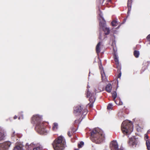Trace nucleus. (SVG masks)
Segmentation results:
<instances>
[{
  "mask_svg": "<svg viewBox=\"0 0 150 150\" xmlns=\"http://www.w3.org/2000/svg\"><path fill=\"white\" fill-rule=\"evenodd\" d=\"M6 136V133L4 132V130L0 127V141L4 140Z\"/></svg>",
  "mask_w": 150,
  "mask_h": 150,
  "instance_id": "nucleus-12",
  "label": "nucleus"
},
{
  "mask_svg": "<svg viewBox=\"0 0 150 150\" xmlns=\"http://www.w3.org/2000/svg\"><path fill=\"white\" fill-rule=\"evenodd\" d=\"M121 130L124 134L128 135L133 130V125L132 122L129 120L124 121L122 124Z\"/></svg>",
  "mask_w": 150,
  "mask_h": 150,
  "instance_id": "nucleus-4",
  "label": "nucleus"
},
{
  "mask_svg": "<svg viewBox=\"0 0 150 150\" xmlns=\"http://www.w3.org/2000/svg\"><path fill=\"white\" fill-rule=\"evenodd\" d=\"M58 124L56 123H54V125L52 128V129L53 130H55L57 129L58 127Z\"/></svg>",
  "mask_w": 150,
  "mask_h": 150,
  "instance_id": "nucleus-25",
  "label": "nucleus"
},
{
  "mask_svg": "<svg viewBox=\"0 0 150 150\" xmlns=\"http://www.w3.org/2000/svg\"><path fill=\"white\" fill-rule=\"evenodd\" d=\"M103 86H99L98 87V90H97L96 89H95L94 90V91L95 93H96L97 92H100L101 91L103 90Z\"/></svg>",
  "mask_w": 150,
  "mask_h": 150,
  "instance_id": "nucleus-17",
  "label": "nucleus"
},
{
  "mask_svg": "<svg viewBox=\"0 0 150 150\" xmlns=\"http://www.w3.org/2000/svg\"><path fill=\"white\" fill-rule=\"evenodd\" d=\"M111 24L113 26H116L118 24V22L117 21L113 20L111 22Z\"/></svg>",
  "mask_w": 150,
  "mask_h": 150,
  "instance_id": "nucleus-22",
  "label": "nucleus"
},
{
  "mask_svg": "<svg viewBox=\"0 0 150 150\" xmlns=\"http://www.w3.org/2000/svg\"><path fill=\"white\" fill-rule=\"evenodd\" d=\"M22 112H20L19 113V115H21V116H19V117H18V119H23V115L22 114Z\"/></svg>",
  "mask_w": 150,
  "mask_h": 150,
  "instance_id": "nucleus-29",
  "label": "nucleus"
},
{
  "mask_svg": "<svg viewBox=\"0 0 150 150\" xmlns=\"http://www.w3.org/2000/svg\"><path fill=\"white\" fill-rule=\"evenodd\" d=\"M65 141L64 137L60 136L54 142L52 145L55 150H62L65 147Z\"/></svg>",
  "mask_w": 150,
  "mask_h": 150,
  "instance_id": "nucleus-3",
  "label": "nucleus"
},
{
  "mask_svg": "<svg viewBox=\"0 0 150 150\" xmlns=\"http://www.w3.org/2000/svg\"><path fill=\"white\" fill-rule=\"evenodd\" d=\"M22 147L21 146H16L14 147L13 150H23Z\"/></svg>",
  "mask_w": 150,
  "mask_h": 150,
  "instance_id": "nucleus-19",
  "label": "nucleus"
},
{
  "mask_svg": "<svg viewBox=\"0 0 150 150\" xmlns=\"http://www.w3.org/2000/svg\"><path fill=\"white\" fill-rule=\"evenodd\" d=\"M17 118V116L15 115L14 117V119H16Z\"/></svg>",
  "mask_w": 150,
  "mask_h": 150,
  "instance_id": "nucleus-37",
  "label": "nucleus"
},
{
  "mask_svg": "<svg viewBox=\"0 0 150 150\" xmlns=\"http://www.w3.org/2000/svg\"><path fill=\"white\" fill-rule=\"evenodd\" d=\"M115 61V62L116 64H119V60L118 59H114Z\"/></svg>",
  "mask_w": 150,
  "mask_h": 150,
  "instance_id": "nucleus-31",
  "label": "nucleus"
},
{
  "mask_svg": "<svg viewBox=\"0 0 150 150\" xmlns=\"http://www.w3.org/2000/svg\"><path fill=\"white\" fill-rule=\"evenodd\" d=\"M84 144V142L81 141L78 144V146L79 148H81L83 146Z\"/></svg>",
  "mask_w": 150,
  "mask_h": 150,
  "instance_id": "nucleus-26",
  "label": "nucleus"
},
{
  "mask_svg": "<svg viewBox=\"0 0 150 150\" xmlns=\"http://www.w3.org/2000/svg\"><path fill=\"white\" fill-rule=\"evenodd\" d=\"M118 101H119V103H118L117 100H115V102L117 104L120 105H122L123 104V103L122 102L121 100L120 99H118Z\"/></svg>",
  "mask_w": 150,
  "mask_h": 150,
  "instance_id": "nucleus-27",
  "label": "nucleus"
},
{
  "mask_svg": "<svg viewBox=\"0 0 150 150\" xmlns=\"http://www.w3.org/2000/svg\"><path fill=\"white\" fill-rule=\"evenodd\" d=\"M120 25H119L117 28V29H118L120 27Z\"/></svg>",
  "mask_w": 150,
  "mask_h": 150,
  "instance_id": "nucleus-40",
  "label": "nucleus"
},
{
  "mask_svg": "<svg viewBox=\"0 0 150 150\" xmlns=\"http://www.w3.org/2000/svg\"><path fill=\"white\" fill-rule=\"evenodd\" d=\"M126 19H125H125H124V23H122V24H123V23H124L126 21Z\"/></svg>",
  "mask_w": 150,
  "mask_h": 150,
  "instance_id": "nucleus-39",
  "label": "nucleus"
},
{
  "mask_svg": "<svg viewBox=\"0 0 150 150\" xmlns=\"http://www.w3.org/2000/svg\"><path fill=\"white\" fill-rule=\"evenodd\" d=\"M100 13L99 14V16H100V17L102 19V21H100L99 23L100 26V29L102 28L103 29L106 27V24L104 18L103 17V14L101 11H100Z\"/></svg>",
  "mask_w": 150,
  "mask_h": 150,
  "instance_id": "nucleus-8",
  "label": "nucleus"
},
{
  "mask_svg": "<svg viewBox=\"0 0 150 150\" xmlns=\"http://www.w3.org/2000/svg\"><path fill=\"white\" fill-rule=\"evenodd\" d=\"M99 67L100 70L102 81L105 82L108 81V79L105 76V73L104 72L103 67L101 65L100 66H99Z\"/></svg>",
  "mask_w": 150,
  "mask_h": 150,
  "instance_id": "nucleus-9",
  "label": "nucleus"
},
{
  "mask_svg": "<svg viewBox=\"0 0 150 150\" xmlns=\"http://www.w3.org/2000/svg\"><path fill=\"white\" fill-rule=\"evenodd\" d=\"M42 116L38 115H34L32 118V123L36 125L35 130L39 134H46L47 133L42 121Z\"/></svg>",
  "mask_w": 150,
  "mask_h": 150,
  "instance_id": "nucleus-1",
  "label": "nucleus"
},
{
  "mask_svg": "<svg viewBox=\"0 0 150 150\" xmlns=\"http://www.w3.org/2000/svg\"><path fill=\"white\" fill-rule=\"evenodd\" d=\"M83 109V108L81 106H78L75 107L74 108V113L76 115H79Z\"/></svg>",
  "mask_w": 150,
  "mask_h": 150,
  "instance_id": "nucleus-11",
  "label": "nucleus"
},
{
  "mask_svg": "<svg viewBox=\"0 0 150 150\" xmlns=\"http://www.w3.org/2000/svg\"><path fill=\"white\" fill-rule=\"evenodd\" d=\"M111 150H124L122 147H119L118 143L116 141H112L110 144Z\"/></svg>",
  "mask_w": 150,
  "mask_h": 150,
  "instance_id": "nucleus-5",
  "label": "nucleus"
},
{
  "mask_svg": "<svg viewBox=\"0 0 150 150\" xmlns=\"http://www.w3.org/2000/svg\"><path fill=\"white\" fill-rule=\"evenodd\" d=\"M118 57L116 55V54H115L114 55V59H118Z\"/></svg>",
  "mask_w": 150,
  "mask_h": 150,
  "instance_id": "nucleus-34",
  "label": "nucleus"
},
{
  "mask_svg": "<svg viewBox=\"0 0 150 150\" xmlns=\"http://www.w3.org/2000/svg\"><path fill=\"white\" fill-rule=\"evenodd\" d=\"M121 73L120 71V72L119 73V74L117 75V78H120L121 76Z\"/></svg>",
  "mask_w": 150,
  "mask_h": 150,
  "instance_id": "nucleus-32",
  "label": "nucleus"
},
{
  "mask_svg": "<svg viewBox=\"0 0 150 150\" xmlns=\"http://www.w3.org/2000/svg\"><path fill=\"white\" fill-rule=\"evenodd\" d=\"M16 140H17V139L16 138Z\"/></svg>",
  "mask_w": 150,
  "mask_h": 150,
  "instance_id": "nucleus-46",
  "label": "nucleus"
},
{
  "mask_svg": "<svg viewBox=\"0 0 150 150\" xmlns=\"http://www.w3.org/2000/svg\"><path fill=\"white\" fill-rule=\"evenodd\" d=\"M148 132H150V131H149V130L148 131Z\"/></svg>",
  "mask_w": 150,
  "mask_h": 150,
  "instance_id": "nucleus-43",
  "label": "nucleus"
},
{
  "mask_svg": "<svg viewBox=\"0 0 150 150\" xmlns=\"http://www.w3.org/2000/svg\"><path fill=\"white\" fill-rule=\"evenodd\" d=\"M99 38L100 39H101V34H100V36L99 37Z\"/></svg>",
  "mask_w": 150,
  "mask_h": 150,
  "instance_id": "nucleus-38",
  "label": "nucleus"
},
{
  "mask_svg": "<svg viewBox=\"0 0 150 150\" xmlns=\"http://www.w3.org/2000/svg\"><path fill=\"white\" fill-rule=\"evenodd\" d=\"M144 138H145V140H146H146H150V139H148V138H149V137L146 134H145V137H144Z\"/></svg>",
  "mask_w": 150,
  "mask_h": 150,
  "instance_id": "nucleus-30",
  "label": "nucleus"
},
{
  "mask_svg": "<svg viewBox=\"0 0 150 150\" xmlns=\"http://www.w3.org/2000/svg\"><path fill=\"white\" fill-rule=\"evenodd\" d=\"M104 31L105 35H107L109 34L110 33V30L109 28L106 27L102 29Z\"/></svg>",
  "mask_w": 150,
  "mask_h": 150,
  "instance_id": "nucleus-16",
  "label": "nucleus"
},
{
  "mask_svg": "<svg viewBox=\"0 0 150 150\" xmlns=\"http://www.w3.org/2000/svg\"><path fill=\"white\" fill-rule=\"evenodd\" d=\"M76 121H76V120L75 121V123H76Z\"/></svg>",
  "mask_w": 150,
  "mask_h": 150,
  "instance_id": "nucleus-45",
  "label": "nucleus"
},
{
  "mask_svg": "<svg viewBox=\"0 0 150 150\" xmlns=\"http://www.w3.org/2000/svg\"><path fill=\"white\" fill-rule=\"evenodd\" d=\"M134 54L136 57H138L139 54V52L138 51L135 50L134 52Z\"/></svg>",
  "mask_w": 150,
  "mask_h": 150,
  "instance_id": "nucleus-21",
  "label": "nucleus"
},
{
  "mask_svg": "<svg viewBox=\"0 0 150 150\" xmlns=\"http://www.w3.org/2000/svg\"><path fill=\"white\" fill-rule=\"evenodd\" d=\"M138 139L135 136H133L129 138V143L132 146H135L138 143Z\"/></svg>",
  "mask_w": 150,
  "mask_h": 150,
  "instance_id": "nucleus-10",
  "label": "nucleus"
},
{
  "mask_svg": "<svg viewBox=\"0 0 150 150\" xmlns=\"http://www.w3.org/2000/svg\"><path fill=\"white\" fill-rule=\"evenodd\" d=\"M132 0H128L127 3V6L128 7V11L127 13L129 14L130 13V12L131 10L132 5L131 4L132 3Z\"/></svg>",
  "mask_w": 150,
  "mask_h": 150,
  "instance_id": "nucleus-14",
  "label": "nucleus"
},
{
  "mask_svg": "<svg viewBox=\"0 0 150 150\" xmlns=\"http://www.w3.org/2000/svg\"><path fill=\"white\" fill-rule=\"evenodd\" d=\"M100 42H99L97 44L96 48V52L97 54L99 53L100 51Z\"/></svg>",
  "mask_w": 150,
  "mask_h": 150,
  "instance_id": "nucleus-18",
  "label": "nucleus"
},
{
  "mask_svg": "<svg viewBox=\"0 0 150 150\" xmlns=\"http://www.w3.org/2000/svg\"><path fill=\"white\" fill-rule=\"evenodd\" d=\"M11 145L9 141H6L3 143L0 144V150H7Z\"/></svg>",
  "mask_w": 150,
  "mask_h": 150,
  "instance_id": "nucleus-7",
  "label": "nucleus"
},
{
  "mask_svg": "<svg viewBox=\"0 0 150 150\" xmlns=\"http://www.w3.org/2000/svg\"><path fill=\"white\" fill-rule=\"evenodd\" d=\"M91 133V139L93 142L99 144L103 142L105 139L103 132L98 128H95Z\"/></svg>",
  "mask_w": 150,
  "mask_h": 150,
  "instance_id": "nucleus-2",
  "label": "nucleus"
},
{
  "mask_svg": "<svg viewBox=\"0 0 150 150\" xmlns=\"http://www.w3.org/2000/svg\"><path fill=\"white\" fill-rule=\"evenodd\" d=\"M68 135L69 137H70L71 136L70 132H68Z\"/></svg>",
  "mask_w": 150,
  "mask_h": 150,
  "instance_id": "nucleus-35",
  "label": "nucleus"
},
{
  "mask_svg": "<svg viewBox=\"0 0 150 150\" xmlns=\"http://www.w3.org/2000/svg\"><path fill=\"white\" fill-rule=\"evenodd\" d=\"M147 38L148 40L150 41V34L147 36Z\"/></svg>",
  "mask_w": 150,
  "mask_h": 150,
  "instance_id": "nucleus-33",
  "label": "nucleus"
},
{
  "mask_svg": "<svg viewBox=\"0 0 150 150\" xmlns=\"http://www.w3.org/2000/svg\"><path fill=\"white\" fill-rule=\"evenodd\" d=\"M112 106V103H109L107 106V109L108 110L111 109Z\"/></svg>",
  "mask_w": 150,
  "mask_h": 150,
  "instance_id": "nucleus-28",
  "label": "nucleus"
},
{
  "mask_svg": "<svg viewBox=\"0 0 150 150\" xmlns=\"http://www.w3.org/2000/svg\"><path fill=\"white\" fill-rule=\"evenodd\" d=\"M86 96L87 97H90L89 101L90 102L93 103L95 101V100H93V99L94 98V97L93 96L92 94L89 91L88 89Z\"/></svg>",
  "mask_w": 150,
  "mask_h": 150,
  "instance_id": "nucleus-13",
  "label": "nucleus"
},
{
  "mask_svg": "<svg viewBox=\"0 0 150 150\" xmlns=\"http://www.w3.org/2000/svg\"><path fill=\"white\" fill-rule=\"evenodd\" d=\"M75 150H79L78 149H75Z\"/></svg>",
  "mask_w": 150,
  "mask_h": 150,
  "instance_id": "nucleus-42",
  "label": "nucleus"
},
{
  "mask_svg": "<svg viewBox=\"0 0 150 150\" xmlns=\"http://www.w3.org/2000/svg\"><path fill=\"white\" fill-rule=\"evenodd\" d=\"M112 96L114 101H115V99L117 96V94L116 91H114L112 93Z\"/></svg>",
  "mask_w": 150,
  "mask_h": 150,
  "instance_id": "nucleus-24",
  "label": "nucleus"
},
{
  "mask_svg": "<svg viewBox=\"0 0 150 150\" xmlns=\"http://www.w3.org/2000/svg\"><path fill=\"white\" fill-rule=\"evenodd\" d=\"M18 134H16L15 132L14 131L13 132L12 134L11 135L12 138L13 140L15 139L14 138L18 136Z\"/></svg>",
  "mask_w": 150,
  "mask_h": 150,
  "instance_id": "nucleus-23",
  "label": "nucleus"
},
{
  "mask_svg": "<svg viewBox=\"0 0 150 150\" xmlns=\"http://www.w3.org/2000/svg\"><path fill=\"white\" fill-rule=\"evenodd\" d=\"M89 107H90L91 108L93 106V105L92 103H91L90 104H89Z\"/></svg>",
  "mask_w": 150,
  "mask_h": 150,
  "instance_id": "nucleus-36",
  "label": "nucleus"
},
{
  "mask_svg": "<svg viewBox=\"0 0 150 150\" xmlns=\"http://www.w3.org/2000/svg\"><path fill=\"white\" fill-rule=\"evenodd\" d=\"M107 1L108 2H110L111 1V0H107Z\"/></svg>",
  "mask_w": 150,
  "mask_h": 150,
  "instance_id": "nucleus-41",
  "label": "nucleus"
},
{
  "mask_svg": "<svg viewBox=\"0 0 150 150\" xmlns=\"http://www.w3.org/2000/svg\"><path fill=\"white\" fill-rule=\"evenodd\" d=\"M112 89V86L110 83H108L106 86L105 89L106 91L108 93H110Z\"/></svg>",
  "mask_w": 150,
  "mask_h": 150,
  "instance_id": "nucleus-15",
  "label": "nucleus"
},
{
  "mask_svg": "<svg viewBox=\"0 0 150 150\" xmlns=\"http://www.w3.org/2000/svg\"><path fill=\"white\" fill-rule=\"evenodd\" d=\"M26 148L29 150H31L32 148L33 150H41L42 147L39 144L36 145L33 143H31L30 144H29L28 143H27L26 145Z\"/></svg>",
  "mask_w": 150,
  "mask_h": 150,
  "instance_id": "nucleus-6",
  "label": "nucleus"
},
{
  "mask_svg": "<svg viewBox=\"0 0 150 150\" xmlns=\"http://www.w3.org/2000/svg\"><path fill=\"white\" fill-rule=\"evenodd\" d=\"M148 132H150V131H149V130L148 131Z\"/></svg>",
  "mask_w": 150,
  "mask_h": 150,
  "instance_id": "nucleus-44",
  "label": "nucleus"
},
{
  "mask_svg": "<svg viewBox=\"0 0 150 150\" xmlns=\"http://www.w3.org/2000/svg\"><path fill=\"white\" fill-rule=\"evenodd\" d=\"M146 146L148 150H150V140L146 141Z\"/></svg>",
  "mask_w": 150,
  "mask_h": 150,
  "instance_id": "nucleus-20",
  "label": "nucleus"
}]
</instances>
